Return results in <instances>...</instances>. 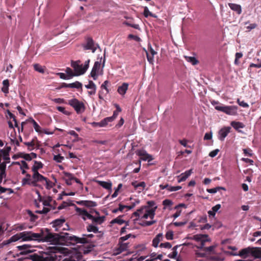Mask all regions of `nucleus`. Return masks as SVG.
Segmentation results:
<instances>
[{"label":"nucleus","instance_id":"cd10ccee","mask_svg":"<svg viewBox=\"0 0 261 261\" xmlns=\"http://www.w3.org/2000/svg\"><path fill=\"white\" fill-rule=\"evenodd\" d=\"M251 256L255 258H261V247H253Z\"/></svg>","mask_w":261,"mask_h":261},{"label":"nucleus","instance_id":"49530a36","mask_svg":"<svg viewBox=\"0 0 261 261\" xmlns=\"http://www.w3.org/2000/svg\"><path fill=\"white\" fill-rule=\"evenodd\" d=\"M123 23L127 26L131 27L135 29L139 30L140 29L139 24H132L130 21H125Z\"/></svg>","mask_w":261,"mask_h":261},{"label":"nucleus","instance_id":"5fc2aeb1","mask_svg":"<svg viewBox=\"0 0 261 261\" xmlns=\"http://www.w3.org/2000/svg\"><path fill=\"white\" fill-rule=\"evenodd\" d=\"M109 83L108 80L105 81L100 86V89H105L107 93H109V90L107 88V85Z\"/></svg>","mask_w":261,"mask_h":261},{"label":"nucleus","instance_id":"13d9d810","mask_svg":"<svg viewBox=\"0 0 261 261\" xmlns=\"http://www.w3.org/2000/svg\"><path fill=\"white\" fill-rule=\"evenodd\" d=\"M160 248H165L167 249H170L172 247L171 244L169 242H166L164 243H161L159 245Z\"/></svg>","mask_w":261,"mask_h":261},{"label":"nucleus","instance_id":"7c9ffc66","mask_svg":"<svg viewBox=\"0 0 261 261\" xmlns=\"http://www.w3.org/2000/svg\"><path fill=\"white\" fill-rule=\"evenodd\" d=\"M228 6L232 10L236 11L238 14H240L242 13V8L240 5L228 3Z\"/></svg>","mask_w":261,"mask_h":261},{"label":"nucleus","instance_id":"09e8293b","mask_svg":"<svg viewBox=\"0 0 261 261\" xmlns=\"http://www.w3.org/2000/svg\"><path fill=\"white\" fill-rule=\"evenodd\" d=\"M166 238L168 240H172L173 239V232L172 230L168 231L165 235Z\"/></svg>","mask_w":261,"mask_h":261},{"label":"nucleus","instance_id":"f03ea898","mask_svg":"<svg viewBox=\"0 0 261 261\" xmlns=\"http://www.w3.org/2000/svg\"><path fill=\"white\" fill-rule=\"evenodd\" d=\"M58 237L56 238L55 244L69 246L81 244L83 242L80 237H77L68 232H60L57 233Z\"/></svg>","mask_w":261,"mask_h":261},{"label":"nucleus","instance_id":"a211bd4d","mask_svg":"<svg viewBox=\"0 0 261 261\" xmlns=\"http://www.w3.org/2000/svg\"><path fill=\"white\" fill-rule=\"evenodd\" d=\"M230 127H224L221 129L218 134V138L219 140L223 141L230 132Z\"/></svg>","mask_w":261,"mask_h":261},{"label":"nucleus","instance_id":"f3484780","mask_svg":"<svg viewBox=\"0 0 261 261\" xmlns=\"http://www.w3.org/2000/svg\"><path fill=\"white\" fill-rule=\"evenodd\" d=\"M100 66V63L98 61H96L94 63V66L92 69L90 73L91 76L93 77V80H96L97 77V72L99 69Z\"/></svg>","mask_w":261,"mask_h":261},{"label":"nucleus","instance_id":"a878e982","mask_svg":"<svg viewBox=\"0 0 261 261\" xmlns=\"http://www.w3.org/2000/svg\"><path fill=\"white\" fill-rule=\"evenodd\" d=\"M128 88V84L126 83H123L122 85L118 87L117 89L118 93L123 96L126 93V91L127 90Z\"/></svg>","mask_w":261,"mask_h":261},{"label":"nucleus","instance_id":"ddd939ff","mask_svg":"<svg viewBox=\"0 0 261 261\" xmlns=\"http://www.w3.org/2000/svg\"><path fill=\"white\" fill-rule=\"evenodd\" d=\"M136 154L140 156V160L150 162L153 160L152 156L148 154L146 151L138 150L136 151Z\"/></svg>","mask_w":261,"mask_h":261},{"label":"nucleus","instance_id":"9d476101","mask_svg":"<svg viewBox=\"0 0 261 261\" xmlns=\"http://www.w3.org/2000/svg\"><path fill=\"white\" fill-rule=\"evenodd\" d=\"M21 240L22 241H36L39 236L31 231H25L21 232Z\"/></svg>","mask_w":261,"mask_h":261},{"label":"nucleus","instance_id":"603ef678","mask_svg":"<svg viewBox=\"0 0 261 261\" xmlns=\"http://www.w3.org/2000/svg\"><path fill=\"white\" fill-rule=\"evenodd\" d=\"M155 206H156L155 203L153 200L148 201L147 202V205H144V206H145L146 207L148 208H151L152 207H154Z\"/></svg>","mask_w":261,"mask_h":261},{"label":"nucleus","instance_id":"e2e57ef3","mask_svg":"<svg viewBox=\"0 0 261 261\" xmlns=\"http://www.w3.org/2000/svg\"><path fill=\"white\" fill-rule=\"evenodd\" d=\"M29 168L28 164L24 161H21L20 169H28Z\"/></svg>","mask_w":261,"mask_h":261},{"label":"nucleus","instance_id":"774afa93","mask_svg":"<svg viewBox=\"0 0 261 261\" xmlns=\"http://www.w3.org/2000/svg\"><path fill=\"white\" fill-rule=\"evenodd\" d=\"M69 205V204L67 202L63 201L62 202V203L58 207V209L59 210H61L62 209H63V208L66 207L67 206H68Z\"/></svg>","mask_w":261,"mask_h":261},{"label":"nucleus","instance_id":"680f3d73","mask_svg":"<svg viewBox=\"0 0 261 261\" xmlns=\"http://www.w3.org/2000/svg\"><path fill=\"white\" fill-rule=\"evenodd\" d=\"M9 191V193H13V190L10 188H6L4 187H0V194L5 193L6 191Z\"/></svg>","mask_w":261,"mask_h":261},{"label":"nucleus","instance_id":"393cba45","mask_svg":"<svg viewBox=\"0 0 261 261\" xmlns=\"http://www.w3.org/2000/svg\"><path fill=\"white\" fill-rule=\"evenodd\" d=\"M94 236L93 234H83L82 237H81V240L83 242L81 244H88L92 242V238Z\"/></svg>","mask_w":261,"mask_h":261},{"label":"nucleus","instance_id":"69168bd1","mask_svg":"<svg viewBox=\"0 0 261 261\" xmlns=\"http://www.w3.org/2000/svg\"><path fill=\"white\" fill-rule=\"evenodd\" d=\"M243 152L245 155L249 156H251L252 155V150L250 149H244Z\"/></svg>","mask_w":261,"mask_h":261},{"label":"nucleus","instance_id":"2f4dec72","mask_svg":"<svg viewBox=\"0 0 261 261\" xmlns=\"http://www.w3.org/2000/svg\"><path fill=\"white\" fill-rule=\"evenodd\" d=\"M43 164L41 162H38L35 161L34 162V165L32 168V171L33 172H39L38 170L43 168Z\"/></svg>","mask_w":261,"mask_h":261},{"label":"nucleus","instance_id":"bf43d9fd","mask_svg":"<svg viewBox=\"0 0 261 261\" xmlns=\"http://www.w3.org/2000/svg\"><path fill=\"white\" fill-rule=\"evenodd\" d=\"M181 189V186H170L169 187L168 190L170 192L176 191Z\"/></svg>","mask_w":261,"mask_h":261},{"label":"nucleus","instance_id":"c9c22d12","mask_svg":"<svg viewBox=\"0 0 261 261\" xmlns=\"http://www.w3.org/2000/svg\"><path fill=\"white\" fill-rule=\"evenodd\" d=\"M87 230L88 232H93L94 233L99 232L98 227L93 224H89L87 226Z\"/></svg>","mask_w":261,"mask_h":261},{"label":"nucleus","instance_id":"72a5a7b5","mask_svg":"<svg viewBox=\"0 0 261 261\" xmlns=\"http://www.w3.org/2000/svg\"><path fill=\"white\" fill-rule=\"evenodd\" d=\"M3 87L2 88V91L5 94L9 93V81L7 79L3 82Z\"/></svg>","mask_w":261,"mask_h":261},{"label":"nucleus","instance_id":"052dcab7","mask_svg":"<svg viewBox=\"0 0 261 261\" xmlns=\"http://www.w3.org/2000/svg\"><path fill=\"white\" fill-rule=\"evenodd\" d=\"M103 89H101L98 92V97L99 99L103 100L104 97L109 93H107V91H106V93H105Z\"/></svg>","mask_w":261,"mask_h":261},{"label":"nucleus","instance_id":"0eeeda50","mask_svg":"<svg viewBox=\"0 0 261 261\" xmlns=\"http://www.w3.org/2000/svg\"><path fill=\"white\" fill-rule=\"evenodd\" d=\"M91 213H94L95 215L91 214L89 215L88 219H90L92 221V224L97 225L102 224L106 220V217L105 216H100L99 213L96 210L90 211Z\"/></svg>","mask_w":261,"mask_h":261},{"label":"nucleus","instance_id":"8fccbe9b","mask_svg":"<svg viewBox=\"0 0 261 261\" xmlns=\"http://www.w3.org/2000/svg\"><path fill=\"white\" fill-rule=\"evenodd\" d=\"M85 87L87 89H96V86L95 84L92 81H89V84L88 85H85Z\"/></svg>","mask_w":261,"mask_h":261},{"label":"nucleus","instance_id":"f704fd0d","mask_svg":"<svg viewBox=\"0 0 261 261\" xmlns=\"http://www.w3.org/2000/svg\"><path fill=\"white\" fill-rule=\"evenodd\" d=\"M122 217V216H120L118 217L117 218L112 220V221H111V223L112 224L117 223V224H119L120 225H121V224L125 223H126V226L128 225V222H125L124 220H122L121 219Z\"/></svg>","mask_w":261,"mask_h":261},{"label":"nucleus","instance_id":"20e7f679","mask_svg":"<svg viewBox=\"0 0 261 261\" xmlns=\"http://www.w3.org/2000/svg\"><path fill=\"white\" fill-rule=\"evenodd\" d=\"M90 60L88 59L85 62L84 66L80 65L81 61L77 60L76 61H71V66L74 69L76 76H79L84 74L89 68Z\"/></svg>","mask_w":261,"mask_h":261},{"label":"nucleus","instance_id":"2eb2a0df","mask_svg":"<svg viewBox=\"0 0 261 261\" xmlns=\"http://www.w3.org/2000/svg\"><path fill=\"white\" fill-rule=\"evenodd\" d=\"M21 239V232L16 233L12 236L9 240L4 241L0 245L1 247L8 245L12 242H14Z\"/></svg>","mask_w":261,"mask_h":261},{"label":"nucleus","instance_id":"39448f33","mask_svg":"<svg viewBox=\"0 0 261 261\" xmlns=\"http://www.w3.org/2000/svg\"><path fill=\"white\" fill-rule=\"evenodd\" d=\"M32 261H56L57 257L55 254L44 253L42 255L34 254L31 256Z\"/></svg>","mask_w":261,"mask_h":261},{"label":"nucleus","instance_id":"37998d69","mask_svg":"<svg viewBox=\"0 0 261 261\" xmlns=\"http://www.w3.org/2000/svg\"><path fill=\"white\" fill-rule=\"evenodd\" d=\"M112 121H113V118H112V117H106L105 119H103V120H102L101 121V124H102V125L103 126V127H105L108 124V122H112Z\"/></svg>","mask_w":261,"mask_h":261},{"label":"nucleus","instance_id":"338daca9","mask_svg":"<svg viewBox=\"0 0 261 261\" xmlns=\"http://www.w3.org/2000/svg\"><path fill=\"white\" fill-rule=\"evenodd\" d=\"M212 138V132L211 131L209 133H207L205 134L204 136V140H211Z\"/></svg>","mask_w":261,"mask_h":261},{"label":"nucleus","instance_id":"6e6d98bb","mask_svg":"<svg viewBox=\"0 0 261 261\" xmlns=\"http://www.w3.org/2000/svg\"><path fill=\"white\" fill-rule=\"evenodd\" d=\"M173 204L172 201L171 200L169 199H165L163 201V205H164V206H169L172 205ZM165 207H164V209H165Z\"/></svg>","mask_w":261,"mask_h":261},{"label":"nucleus","instance_id":"7ed1b4c3","mask_svg":"<svg viewBox=\"0 0 261 261\" xmlns=\"http://www.w3.org/2000/svg\"><path fill=\"white\" fill-rule=\"evenodd\" d=\"M39 235L36 241L42 242H53L55 244L56 238L58 237L57 233H51L47 228L41 229L39 233H35Z\"/></svg>","mask_w":261,"mask_h":261},{"label":"nucleus","instance_id":"412c9836","mask_svg":"<svg viewBox=\"0 0 261 261\" xmlns=\"http://www.w3.org/2000/svg\"><path fill=\"white\" fill-rule=\"evenodd\" d=\"M193 173L192 169L187 170L184 173H181L177 176L178 182H180L185 181L187 178Z\"/></svg>","mask_w":261,"mask_h":261},{"label":"nucleus","instance_id":"58836bf2","mask_svg":"<svg viewBox=\"0 0 261 261\" xmlns=\"http://www.w3.org/2000/svg\"><path fill=\"white\" fill-rule=\"evenodd\" d=\"M143 14L145 17H148L149 16L154 18L156 17L155 14H152L151 12L149 11V9L147 7H145L144 8Z\"/></svg>","mask_w":261,"mask_h":261},{"label":"nucleus","instance_id":"5701e85b","mask_svg":"<svg viewBox=\"0 0 261 261\" xmlns=\"http://www.w3.org/2000/svg\"><path fill=\"white\" fill-rule=\"evenodd\" d=\"M62 87L65 88L80 89L82 88V84L81 83L78 81H76L71 84L63 83L62 85Z\"/></svg>","mask_w":261,"mask_h":261},{"label":"nucleus","instance_id":"aec40b11","mask_svg":"<svg viewBox=\"0 0 261 261\" xmlns=\"http://www.w3.org/2000/svg\"><path fill=\"white\" fill-rule=\"evenodd\" d=\"M146 207L144 206H142L140 208L138 209L137 211L135 212L133 214V217H136V220H138L139 219H143L142 216L145 213V210Z\"/></svg>","mask_w":261,"mask_h":261},{"label":"nucleus","instance_id":"c756f323","mask_svg":"<svg viewBox=\"0 0 261 261\" xmlns=\"http://www.w3.org/2000/svg\"><path fill=\"white\" fill-rule=\"evenodd\" d=\"M32 180V175L29 173L25 174V177L22 178L21 180L22 186L25 185L31 186V182Z\"/></svg>","mask_w":261,"mask_h":261},{"label":"nucleus","instance_id":"6ab92c4d","mask_svg":"<svg viewBox=\"0 0 261 261\" xmlns=\"http://www.w3.org/2000/svg\"><path fill=\"white\" fill-rule=\"evenodd\" d=\"M79 205L85 206L87 207H93L97 205L96 202L91 200H81L76 202Z\"/></svg>","mask_w":261,"mask_h":261},{"label":"nucleus","instance_id":"4d7b16f0","mask_svg":"<svg viewBox=\"0 0 261 261\" xmlns=\"http://www.w3.org/2000/svg\"><path fill=\"white\" fill-rule=\"evenodd\" d=\"M138 187L139 188L138 189V191L140 192L145 189L146 187V184L144 181H141L138 184Z\"/></svg>","mask_w":261,"mask_h":261},{"label":"nucleus","instance_id":"dca6fc26","mask_svg":"<svg viewBox=\"0 0 261 261\" xmlns=\"http://www.w3.org/2000/svg\"><path fill=\"white\" fill-rule=\"evenodd\" d=\"M84 49L88 50H91L92 53H94L96 50V47L95 46V43L91 37H88L86 39V44L84 46Z\"/></svg>","mask_w":261,"mask_h":261},{"label":"nucleus","instance_id":"a18cd8bd","mask_svg":"<svg viewBox=\"0 0 261 261\" xmlns=\"http://www.w3.org/2000/svg\"><path fill=\"white\" fill-rule=\"evenodd\" d=\"M10 147H8L7 149H1L0 150V154L2 157L3 158L6 156H9V152L10 150Z\"/></svg>","mask_w":261,"mask_h":261},{"label":"nucleus","instance_id":"ea45409f","mask_svg":"<svg viewBox=\"0 0 261 261\" xmlns=\"http://www.w3.org/2000/svg\"><path fill=\"white\" fill-rule=\"evenodd\" d=\"M41 201H42L43 204L44 206H51V202L52 201V198L50 196H48L46 199L43 200L42 199V200Z\"/></svg>","mask_w":261,"mask_h":261},{"label":"nucleus","instance_id":"b1692460","mask_svg":"<svg viewBox=\"0 0 261 261\" xmlns=\"http://www.w3.org/2000/svg\"><path fill=\"white\" fill-rule=\"evenodd\" d=\"M96 181L99 186H101L105 189L110 191L112 190V184L110 181H104L100 180H96Z\"/></svg>","mask_w":261,"mask_h":261},{"label":"nucleus","instance_id":"f257e3e1","mask_svg":"<svg viewBox=\"0 0 261 261\" xmlns=\"http://www.w3.org/2000/svg\"><path fill=\"white\" fill-rule=\"evenodd\" d=\"M194 237L196 240L201 241L198 248L201 249V250L196 252L197 257H203L200 261H212V246L205 247L207 240L202 235H196Z\"/></svg>","mask_w":261,"mask_h":261},{"label":"nucleus","instance_id":"c03bdc74","mask_svg":"<svg viewBox=\"0 0 261 261\" xmlns=\"http://www.w3.org/2000/svg\"><path fill=\"white\" fill-rule=\"evenodd\" d=\"M156 222V220H153V219L151 221H144L141 224L142 226H148L152 225L155 224Z\"/></svg>","mask_w":261,"mask_h":261},{"label":"nucleus","instance_id":"c85d7f7f","mask_svg":"<svg viewBox=\"0 0 261 261\" xmlns=\"http://www.w3.org/2000/svg\"><path fill=\"white\" fill-rule=\"evenodd\" d=\"M6 176V163L0 164V184L2 183L3 178Z\"/></svg>","mask_w":261,"mask_h":261},{"label":"nucleus","instance_id":"864d4df0","mask_svg":"<svg viewBox=\"0 0 261 261\" xmlns=\"http://www.w3.org/2000/svg\"><path fill=\"white\" fill-rule=\"evenodd\" d=\"M54 160L57 163H61L64 160V157L60 154L55 155L54 156Z\"/></svg>","mask_w":261,"mask_h":261},{"label":"nucleus","instance_id":"423d86ee","mask_svg":"<svg viewBox=\"0 0 261 261\" xmlns=\"http://www.w3.org/2000/svg\"><path fill=\"white\" fill-rule=\"evenodd\" d=\"M68 104L74 109L77 114H81L85 110L84 103L76 98L69 100Z\"/></svg>","mask_w":261,"mask_h":261},{"label":"nucleus","instance_id":"4c0bfd02","mask_svg":"<svg viewBox=\"0 0 261 261\" xmlns=\"http://www.w3.org/2000/svg\"><path fill=\"white\" fill-rule=\"evenodd\" d=\"M31 122L33 123L35 130L38 133H42L41 127L39 124L33 118H31Z\"/></svg>","mask_w":261,"mask_h":261},{"label":"nucleus","instance_id":"0e129e2a","mask_svg":"<svg viewBox=\"0 0 261 261\" xmlns=\"http://www.w3.org/2000/svg\"><path fill=\"white\" fill-rule=\"evenodd\" d=\"M45 181L46 188L48 189H50L53 187L52 182L46 177V180H44Z\"/></svg>","mask_w":261,"mask_h":261},{"label":"nucleus","instance_id":"a19ab883","mask_svg":"<svg viewBox=\"0 0 261 261\" xmlns=\"http://www.w3.org/2000/svg\"><path fill=\"white\" fill-rule=\"evenodd\" d=\"M34 70L41 73L44 72V69L39 64H34Z\"/></svg>","mask_w":261,"mask_h":261},{"label":"nucleus","instance_id":"e433bc0d","mask_svg":"<svg viewBox=\"0 0 261 261\" xmlns=\"http://www.w3.org/2000/svg\"><path fill=\"white\" fill-rule=\"evenodd\" d=\"M184 58L187 62L191 63L193 65H195L199 62L198 60L194 57H189L185 56Z\"/></svg>","mask_w":261,"mask_h":261},{"label":"nucleus","instance_id":"3c124183","mask_svg":"<svg viewBox=\"0 0 261 261\" xmlns=\"http://www.w3.org/2000/svg\"><path fill=\"white\" fill-rule=\"evenodd\" d=\"M146 56L148 61L150 64H153L154 62V56L151 55L150 54L146 51Z\"/></svg>","mask_w":261,"mask_h":261},{"label":"nucleus","instance_id":"de8ad7c7","mask_svg":"<svg viewBox=\"0 0 261 261\" xmlns=\"http://www.w3.org/2000/svg\"><path fill=\"white\" fill-rule=\"evenodd\" d=\"M24 144L28 147V149L29 150H32L34 149V146L35 145L34 139L31 142H24Z\"/></svg>","mask_w":261,"mask_h":261},{"label":"nucleus","instance_id":"473e14b6","mask_svg":"<svg viewBox=\"0 0 261 261\" xmlns=\"http://www.w3.org/2000/svg\"><path fill=\"white\" fill-rule=\"evenodd\" d=\"M231 125L239 132H241L239 130L240 128H243L245 127V125L242 122L237 121H232L231 122Z\"/></svg>","mask_w":261,"mask_h":261},{"label":"nucleus","instance_id":"f8f14e48","mask_svg":"<svg viewBox=\"0 0 261 261\" xmlns=\"http://www.w3.org/2000/svg\"><path fill=\"white\" fill-rule=\"evenodd\" d=\"M157 207V206H155L151 208H148L146 207L145 213L142 216V218L145 219H147L148 218H150L151 220L153 219Z\"/></svg>","mask_w":261,"mask_h":261},{"label":"nucleus","instance_id":"4be33fe9","mask_svg":"<svg viewBox=\"0 0 261 261\" xmlns=\"http://www.w3.org/2000/svg\"><path fill=\"white\" fill-rule=\"evenodd\" d=\"M75 211L80 215L82 216L83 219L85 221L88 219L89 215L90 214L86 210L77 207H76Z\"/></svg>","mask_w":261,"mask_h":261},{"label":"nucleus","instance_id":"bb28decb","mask_svg":"<svg viewBox=\"0 0 261 261\" xmlns=\"http://www.w3.org/2000/svg\"><path fill=\"white\" fill-rule=\"evenodd\" d=\"M63 174L65 176V180L66 184L69 186L71 185L72 184V181L73 180V179L74 178L73 175L67 172H64Z\"/></svg>","mask_w":261,"mask_h":261},{"label":"nucleus","instance_id":"4468645a","mask_svg":"<svg viewBox=\"0 0 261 261\" xmlns=\"http://www.w3.org/2000/svg\"><path fill=\"white\" fill-rule=\"evenodd\" d=\"M252 247H248L242 249L239 251V253H232L233 256H240L243 258H246L249 254L251 255Z\"/></svg>","mask_w":261,"mask_h":261},{"label":"nucleus","instance_id":"1a4fd4ad","mask_svg":"<svg viewBox=\"0 0 261 261\" xmlns=\"http://www.w3.org/2000/svg\"><path fill=\"white\" fill-rule=\"evenodd\" d=\"M65 222V220L64 218H60L55 220L53 221L52 224L53 227L55 228V230L56 231H60V230H68L69 228V226L65 224L66 227H63L61 229V227L63 226V224Z\"/></svg>","mask_w":261,"mask_h":261},{"label":"nucleus","instance_id":"6e6552de","mask_svg":"<svg viewBox=\"0 0 261 261\" xmlns=\"http://www.w3.org/2000/svg\"><path fill=\"white\" fill-rule=\"evenodd\" d=\"M215 109L223 112L229 115H235L237 114L238 107L234 106H225L223 105L216 106Z\"/></svg>","mask_w":261,"mask_h":261},{"label":"nucleus","instance_id":"9b49d317","mask_svg":"<svg viewBox=\"0 0 261 261\" xmlns=\"http://www.w3.org/2000/svg\"><path fill=\"white\" fill-rule=\"evenodd\" d=\"M46 180V177L40 174L39 172H33L32 175V180L31 182V186L33 187H38V182H43Z\"/></svg>","mask_w":261,"mask_h":261},{"label":"nucleus","instance_id":"79ce46f5","mask_svg":"<svg viewBox=\"0 0 261 261\" xmlns=\"http://www.w3.org/2000/svg\"><path fill=\"white\" fill-rule=\"evenodd\" d=\"M65 72L67 73V75L68 76V79H71L73 76H76L75 72H73L72 69L69 67L66 68Z\"/></svg>","mask_w":261,"mask_h":261}]
</instances>
